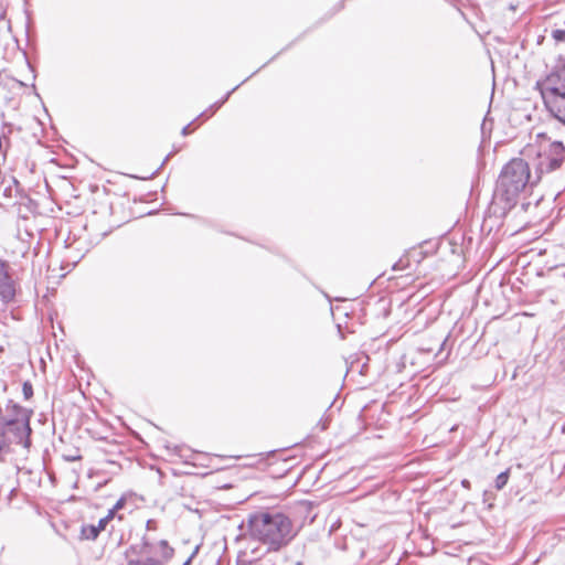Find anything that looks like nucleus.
Wrapping results in <instances>:
<instances>
[{"label": "nucleus", "instance_id": "nucleus-12", "mask_svg": "<svg viewBox=\"0 0 565 565\" xmlns=\"http://www.w3.org/2000/svg\"><path fill=\"white\" fill-rule=\"evenodd\" d=\"M109 523V521L104 516L102 518L98 523L96 524V527L99 532L104 531L107 526V524Z\"/></svg>", "mask_w": 565, "mask_h": 565}, {"label": "nucleus", "instance_id": "nucleus-9", "mask_svg": "<svg viewBox=\"0 0 565 565\" xmlns=\"http://www.w3.org/2000/svg\"><path fill=\"white\" fill-rule=\"evenodd\" d=\"M99 533L100 532L97 530L95 524H83L81 527L82 540L95 541L98 537Z\"/></svg>", "mask_w": 565, "mask_h": 565}, {"label": "nucleus", "instance_id": "nucleus-23", "mask_svg": "<svg viewBox=\"0 0 565 565\" xmlns=\"http://www.w3.org/2000/svg\"><path fill=\"white\" fill-rule=\"evenodd\" d=\"M461 486H462L463 488H466V489H470V481H469V480H467V479H463V480L461 481Z\"/></svg>", "mask_w": 565, "mask_h": 565}, {"label": "nucleus", "instance_id": "nucleus-11", "mask_svg": "<svg viewBox=\"0 0 565 565\" xmlns=\"http://www.w3.org/2000/svg\"><path fill=\"white\" fill-rule=\"evenodd\" d=\"M552 38L557 42H565V30H562V29L553 30Z\"/></svg>", "mask_w": 565, "mask_h": 565}, {"label": "nucleus", "instance_id": "nucleus-17", "mask_svg": "<svg viewBox=\"0 0 565 565\" xmlns=\"http://www.w3.org/2000/svg\"><path fill=\"white\" fill-rule=\"evenodd\" d=\"M116 511L111 508L108 510V513L105 515V518L110 522L115 518Z\"/></svg>", "mask_w": 565, "mask_h": 565}, {"label": "nucleus", "instance_id": "nucleus-4", "mask_svg": "<svg viewBox=\"0 0 565 565\" xmlns=\"http://www.w3.org/2000/svg\"><path fill=\"white\" fill-rule=\"evenodd\" d=\"M564 160L565 147L561 141L541 145L532 160V166L535 170V181H540L543 174L559 169Z\"/></svg>", "mask_w": 565, "mask_h": 565}, {"label": "nucleus", "instance_id": "nucleus-18", "mask_svg": "<svg viewBox=\"0 0 565 565\" xmlns=\"http://www.w3.org/2000/svg\"><path fill=\"white\" fill-rule=\"evenodd\" d=\"M190 126H191V124H189L182 128V131H181L182 136H188L191 134L192 130L190 129Z\"/></svg>", "mask_w": 565, "mask_h": 565}, {"label": "nucleus", "instance_id": "nucleus-8", "mask_svg": "<svg viewBox=\"0 0 565 565\" xmlns=\"http://www.w3.org/2000/svg\"><path fill=\"white\" fill-rule=\"evenodd\" d=\"M545 107L554 118L565 125V96L545 104Z\"/></svg>", "mask_w": 565, "mask_h": 565}, {"label": "nucleus", "instance_id": "nucleus-2", "mask_svg": "<svg viewBox=\"0 0 565 565\" xmlns=\"http://www.w3.org/2000/svg\"><path fill=\"white\" fill-rule=\"evenodd\" d=\"M535 177L530 172V166L521 158H514L502 169L494 190V205H499L505 214L515 206L520 194L529 184H535Z\"/></svg>", "mask_w": 565, "mask_h": 565}, {"label": "nucleus", "instance_id": "nucleus-20", "mask_svg": "<svg viewBox=\"0 0 565 565\" xmlns=\"http://www.w3.org/2000/svg\"><path fill=\"white\" fill-rule=\"evenodd\" d=\"M420 351H424V352H433L434 351V348L433 347H429V344H426V347H420Z\"/></svg>", "mask_w": 565, "mask_h": 565}, {"label": "nucleus", "instance_id": "nucleus-26", "mask_svg": "<svg viewBox=\"0 0 565 565\" xmlns=\"http://www.w3.org/2000/svg\"><path fill=\"white\" fill-rule=\"evenodd\" d=\"M142 545H143V547H149V543L145 537L142 540Z\"/></svg>", "mask_w": 565, "mask_h": 565}, {"label": "nucleus", "instance_id": "nucleus-5", "mask_svg": "<svg viewBox=\"0 0 565 565\" xmlns=\"http://www.w3.org/2000/svg\"><path fill=\"white\" fill-rule=\"evenodd\" d=\"M544 105L565 96V60L542 82H537Z\"/></svg>", "mask_w": 565, "mask_h": 565}, {"label": "nucleus", "instance_id": "nucleus-24", "mask_svg": "<svg viewBox=\"0 0 565 565\" xmlns=\"http://www.w3.org/2000/svg\"><path fill=\"white\" fill-rule=\"evenodd\" d=\"M238 565H256L254 562L250 561H242L238 563Z\"/></svg>", "mask_w": 565, "mask_h": 565}, {"label": "nucleus", "instance_id": "nucleus-21", "mask_svg": "<svg viewBox=\"0 0 565 565\" xmlns=\"http://www.w3.org/2000/svg\"><path fill=\"white\" fill-rule=\"evenodd\" d=\"M231 95V92H228L225 97L218 103V104H215L213 107L215 108H218Z\"/></svg>", "mask_w": 565, "mask_h": 565}, {"label": "nucleus", "instance_id": "nucleus-7", "mask_svg": "<svg viewBox=\"0 0 565 565\" xmlns=\"http://www.w3.org/2000/svg\"><path fill=\"white\" fill-rule=\"evenodd\" d=\"M0 296L4 302L11 301L15 296L14 281L9 274V266L2 260H0Z\"/></svg>", "mask_w": 565, "mask_h": 565}, {"label": "nucleus", "instance_id": "nucleus-15", "mask_svg": "<svg viewBox=\"0 0 565 565\" xmlns=\"http://www.w3.org/2000/svg\"><path fill=\"white\" fill-rule=\"evenodd\" d=\"M64 458L66 461H76V460H81L82 456L81 455H71V456H65Z\"/></svg>", "mask_w": 565, "mask_h": 565}, {"label": "nucleus", "instance_id": "nucleus-6", "mask_svg": "<svg viewBox=\"0 0 565 565\" xmlns=\"http://www.w3.org/2000/svg\"><path fill=\"white\" fill-rule=\"evenodd\" d=\"M160 558L147 557L140 559H131L127 565H163L173 557L174 548L171 547L167 540L159 542Z\"/></svg>", "mask_w": 565, "mask_h": 565}, {"label": "nucleus", "instance_id": "nucleus-1", "mask_svg": "<svg viewBox=\"0 0 565 565\" xmlns=\"http://www.w3.org/2000/svg\"><path fill=\"white\" fill-rule=\"evenodd\" d=\"M248 534L266 545L269 552H276L288 545L296 532L288 515L277 510H264L248 516Z\"/></svg>", "mask_w": 565, "mask_h": 565}, {"label": "nucleus", "instance_id": "nucleus-25", "mask_svg": "<svg viewBox=\"0 0 565 565\" xmlns=\"http://www.w3.org/2000/svg\"><path fill=\"white\" fill-rule=\"evenodd\" d=\"M193 557H194V553H192V555L182 565H190Z\"/></svg>", "mask_w": 565, "mask_h": 565}, {"label": "nucleus", "instance_id": "nucleus-14", "mask_svg": "<svg viewBox=\"0 0 565 565\" xmlns=\"http://www.w3.org/2000/svg\"><path fill=\"white\" fill-rule=\"evenodd\" d=\"M126 501L124 498H120L116 504L113 507V509L117 512L119 509L124 508Z\"/></svg>", "mask_w": 565, "mask_h": 565}, {"label": "nucleus", "instance_id": "nucleus-13", "mask_svg": "<svg viewBox=\"0 0 565 565\" xmlns=\"http://www.w3.org/2000/svg\"><path fill=\"white\" fill-rule=\"evenodd\" d=\"M23 393L26 398H29L32 395V386L29 383H24L23 385Z\"/></svg>", "mask_w": 565, "mask_h": 565}, {"label": "nucleus", "instance_id": "nucleus-10", "mask_svg": "<svg viewBox=\"0 0 565 565\" xmlns=\"http://www.w3.org/2000/svg\"><path fill=\"white\" fill-rule=\"evenodd\" d=\"M509 475H510L509 469H507L505 471L498 475V477L495 478V488L498 490H502L505 487V484L508 483V480H509Z\"/></svg>", "mask_w": 565, "mask_h": 565}, {"label": "nucleus", "instance_id": "nucleus-19", "mask_svg": "<svg viewBox=\"0 0 565 565\" xmlns=\"http://www.w3.org/2000/svg\"><path fill=\"white\" fill-rule=\"evenodd\" d=\"M420 351H424V352H433L434 351V348L433 347H429V344H426V347H420Z\"/></svg>", "mask_w": 565, "mask_h": 565}, {"label": "nucleus", "instance_id": "nucleus-3", "mask_svg": "<svg viewBox=\"0 0 565 565\" xmlns=\"http://www.w3.org/2000/svg\"><path fill=\"white\" fill-rule=\"evenodd\" d=\"M32 411L14 405V417L0 420V461L11 452V444L15 443L29 449L31 446L30 419Z\"/></svg>", "mask_w": 565, "mask_h": 565}, {"label": "nucleus", "instance_id": "nucleus-22", "mask_svg": "<svg viewBox=\"0 0 565 565\" xmlns=\"http://www.w3.org/2000/svg\"><path fill=\"white\" fill-rule=\"evenodd\" d=\"M445 342H446V338H445V339H439V340H438V343H437L438 351H441V350H443Z\"/></svg>", "mask_w": 565, "mask_h": 565}, {"label": "nucleus", "instance_id": "nucleus-16", "mask_svg": "<svg viewBox=\"0 0 565 565\" xmlns=\"http://www.w3.org/2000/svg\"><path fill=\"white\" fill-rule=\"evenodd\" d=\"M147 530H156L157 523L154 520H148L146 524Z\"/></svg>", "mask_w": 565, "mask_h": 565}]
</instances>
